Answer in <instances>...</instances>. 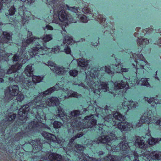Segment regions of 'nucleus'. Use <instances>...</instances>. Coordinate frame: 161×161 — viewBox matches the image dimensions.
<instances>
[{
    "label": "nucleus",
    "instance_id": "f257e3e1",
    "mask_svg": "<svg viewBox=\"0 0 161 161\" xmlns=\"http://www.w3.org/2000/svg\"><path fill=\"white\" fill-rule=\"evenodd\" d=\"M49 8L53 9L54 12L56 9L58 10L56 14H54L53 17L55 15L58 17V19L61 22H66V24L73 23H75V19L70 14L67 13L65 10L66 8L68 10L71 11H75V7L69 6L63 2H60L59 0H42ZM35 1L34 0H18L15 1L13 6L11 7L8 10V13H6L5 15L8 17V15H14L16 12V9L18 11V15L20 17V20L18 19L19 21H21L23 25H26L29 23L31 19L30 16L26 15L25 12L27 8L25 6H30ZM75 12V11H74Z\"/></svg>",
    "mask_w": 161,
    "mask_h": 161
},
{
    "label": "nucleus",
    "instance_id": "f03ea898",
    "mask_svg": "<svg viewBox=\"0 0 161 161\" xmlns=\"http://www.w3.org/2000/svg\"><path fill=\"white\" fill-rule=\"evenodd\" d=\"M40 125L41 123L37 121H32L28 123L27 125L23 126L24 130L15 134L14 140L18 144L15 145L13 152L19 158V161L21 160V158L25 157V153L27 154L32 149L34 153L42 151L43 144L40 140L38 139L33 140L30 133L40 126Z\"/></svg>",
    "mask_w": 161,
    "mask_h": 161
},
{
    "label": "nucleus",
    "instance_id": "7ed1b4c3",
    "mask_svg": "<svg viewBox=\"0 0 161 161\" xmlns=\"http://www.w3.org/2000/svg\"><path fill=\"white\" fill-rule=\"evenodd\" d=\"M78 65L82 67V69L85 71L82 78L78 80L77 85L86 88V85L95 95H98V97L102 94V92L109 91L108 84L107 82L102 81L99 85L96 84L95 82L99 79L100 77L99 71L95 67L91 68V66L88 64V60L81 59L78 62Z\"/></svg>",
    "mask_w": 161,
    "mask_h": 161
},
{
    "label": "nucleus",
    "instance_id": "20e7f679",
    "mask_svg": "<svg viewBox=\"0 0 161 161\" xmlns=\"http://www.w3.org/2000/svg\"><path fill=\"white\" fill-rule=\"evenodd\" d=\"M41 134L51 146L54 148H63L70 157H72L73 158L79 161L87 155L84 153L85 147L74 142L75 139L73 136L69 139L67 143L63 138H57L55 135L47 132L43 131Z\"/></svg>",
    "mask_w": 161,
    "mask_h": 161
},
{
    "label": "nucleus",
    "instance_id": "39448f33",
    "mask_svg": "<svg viewBox=\"0 0 161 161\" xmlns=\"http://www.w3.org/2000/svg\"><path fill=\"white\" fill-rule=\"evenodd\" d=\"M39 105L29 107V111H28L27 116L31 114L35 115L42 119H45L46 114L49 110V107L56 106L57 108L58 115L62 118L64 123L68 124L72 117L66 114L63 110V105L60 104L58 98L57 97H52L50 98H43Z\"/></svg>",
    "mask_w": 161,
    "mask_h": 161
},
{
    "label": "nucleus",
    "instance_id": "423d86ee",
    "mask_svg": "<svg viewBox=\"0 0 161 161\" xmlns=\"http://www.w3.org/2000/svg\"><path fill=\"white\" fill-rule=\"evenodd\" d=\"M55 86L50 87L43 92H39L38 94L34 97L33 99L28 104L23 105L19 110V118L16 123L18 125L20 126L23 125L26 121L27 117V113L29 111V107L35 106L42 100L47 95L51 94L56 90H58Z\"/></svg>",
    "mask_w": 161,
    "mask_h": 161
},
{
    "label": "nucleus",
    "instance_id": "0eeeda50",
    "mask_svg": "<svg viewBox=\"0 0 161 161\" xmlns=\"http://www.w3.org/2000/svg\"><path fill=\"white\" fill-rule=\"evenodd\" d=\"M37 39V37L32 36L27 39L25 41L22 42L20 48V53H21V56L23 58L22 61L23 64H27L30 61L35 59L37 61V60L40 59V49L38 50L35 48L38 45L42 46V45L39 44L37 42L35 47H33L28 51L26 50L27 45H29L31 43L36 42Z\"/></svg>",
    "mask_w": 161,
    "mask_h": 161
},
{
    "label": "nucleus",
    "instance_id": "6e6552de",
    "mask_svg": "<svg viewBox=\"0 0 161 161\" xmlns=\"http://www.w3.org/2000/svg\"><path fill=\"white\" fill-rule=\"evenodd\" d=\"M105 72L108 75L112 76L116 72L119 73V75H121L119 77L120 80H118L114 83V89L116 90L118 89L123 90L124 94L126 93L128 89L130 88L128 83L125 79L124 80L125 76L128 71V69L123 68L122 65L119 63L117 65L111 68L110 65H106L104 67Z\"/></svg>",
    "mask_w": 161,
    "mask_h": 161
},
{
    "label": "nucleus",
    "instance_id": "1a4fd4ad",
    "mask_svg": "<svg viewBox=\"0 0 161 161\" xmlns=\"http://www.w3.org/2000/svg\"><path fill=\"white\" fill-rule=\"evenodd\" d=\"M137 58L134 61V63H131V66L133 65L136 68V70L135 72L137 77L135 79L134 81L137 85L146 86L147 87H150V85L148 82V78H142L140 80V79L142 77L144 72V69L147 70L149 69L147 67V64L148 62L145 59L143 56L142 55L138 56Z\"/></svg>",
    "mask_w": 161,
    "mask_h": 161
},
{
    "label": "nucleus",
    "instance_id": "9d476101",
    "mask_svg": "<svg viewBox=\"0 0 161 161\" xmlns=\"http://www.w3.org/2000/svg\"><path fill=\"white\" fill-rule=\"evenodd\" d=\"M94 115L93 114L92 118H91L90 120L85 123L78 120V118H72L69 123H70V125L79 131H83L86 128L94 127L95 130L98 131L99 133H103L105 131L107 126L105 125L104 122L102 124L98 123L97 124V120L94 118Z\"/></svg>",
    "mask_w": 161,
    "mask_h": 161
},
{
    "label": "nucleus",
    "instance_id": "9b49d317",
    "mask_svg": "<svg viewBox=\"0 0 161 161\" xmlns=\"http://www.w3.org/2000/svg\"><path fill=\"white\" fill-rule=\"evenodd\" d=\"M114 118L118 120L123 121L125 120V117L119 112H115L113 115H107L103 118L105 125L108 128H117L121 131H130V124L128 122H119L115 121Z\"/></svg>",
    "mask_w": 161,
    "mask_h": 161
},
{
    "label": "nucleus",
    "instance_id": "f8f14e48",
    "mask_svg": "<svg viewBox=\"0 0 161 161\" xmlns=\"http://www.w3.org/2000/svg\"><path fill=\"white\" fill-rule=\"evenodd\" d=\"M102 142L103 143H108L112 148L114 149L116 151L120 152L122 153H123V155H125L127 156L126 158H128L131 159L130 156H128L126 154H128L130 152L131 150L130 147L129 146L128 142L126 140V136L124 135L119 136V139L121 140V142L118 144H115L113 141V139L110 137L108 136L103 135L101 136Z\"/></svg>",
    "mask_w": 161,
    "mask_h": 161
},
{
    "label": "nucleus",
    "instance_id": "ddd939ff",
    "mask_svg": "<svg viewBox=\"0 0 161 161\" xmlns=\"http://www.w3.org/2000/svg\"><path fill=\"white\" fill-rule=\"evenodd\" d=\"M32 64H28L25 68L24 73L27 77H32V81L31 79L25 77L24 75L22 82H21L23 87V92L25 94L28 91H31L35 88L36 83L41 81L42 78L40 76L33 75Z\"/></svg>",
    "mask_w": 161,
    "mask_h": 161
},
{
    "label": "nucleus",
    "instance_id": "4468645a",
    "mask_svg": "<svg viewBox=\"0 0 161 161\" xmlns=\"http://www.w3.org/2000/svg\"><path fill=\"white\" fill-rule=\"evenodd\" d=\"M136 144L141 149V152L142 153L140 156L142 157L143 159L147 161H154L153 159L152 154L154 153H157V151H153V147L152 146H149L146 144L144 141L141 140V138H137L136 141Z\"/></svg>",
    "mask_w": 161,
    "mask_h": 161
},
{
    "label": "nucleus",
    "instance_id": "2eb2a0df",
    "mask_svg": "<svg viewBox=\"0 0 161 161\" xmlns=\"http://www.w3.org/2000/svg\"><path fill=\"white\" fill-rule=\"evenodd\" d=\"M21 67V64L17 62L14 64L12 65L8 69L6 74L10 75L13 73L12 76L9 77V80L10 81L16 80L18 82H20V83L22 82L24 75L23 73H22L19 75L17 72Z\"/></svg>",
    "mask_w": 161,
    "mask_h": 161
},
{
    "label": "nucleus",
    "instance_id": "dca6fc26",
    "mask_svg": "<svg viewBox=\"0 0 161 161\" xmlns=\"http://www.w3.org/2000/svg\"><path fill=\"white\" fill-rule=\"evenodd\" d=\"M21 87L22 89L20 91L19 90V88L17 85H14L9 88V92L10 94L12 96H14L16 98L17 101L21 102L24 98V95H26L29 94L30 92L28 91L25 94L23 92V87L21 83L18 82Z\"/></svg>",
    "mask_w": 161,
    "mask_h": 161
},
{
    "label": "nucleus",
    "instance_id": "f3484780",
    "mask_svg": "<svg viewBox=\"0 0 161 161\" xmlns=\"http://www.w3.org/2000/svg\"><path fill=\"white\" fill-rule=\"evenodd\" d=\"M147 117L149 118V119L150 121H151L152 120L155 119L157 120H158V119H157V117L153 116V114L152 113V111L151 110H149L147 112V113H144L143 115L141 116L139 120L140 123H138L136 124L137 126L139 127H141L142 125L144 123L147 124L148 125L153 124V125L154 124V125H156L158 129L161 130V128H160V127L155 123H151V122H150V123H148L146 122H144V121H146V120L147 119ZM158 120H161V118L160 119H159Z\"/></svg>",
    "mask_w": 161,
    "mask_h": 161
},
{
    "label": "nucleus",
    "instance_id": "a211bd4d",
    "mask_svg": "<svg viewBox=\"0 0 161 161\" xmlns=\"http://www.w3.org/2000/svg\"><path fill=\"white\" fill-rule=\"evenodd\" d=\"M149 39H148L147 38L142 39V37L138 38L137 40V44L139 45L137 49L138 53H137V54H133L131 51V62L133 61V59L135 60L137 58V57L138 56L140 55H142L143 56L142 54L140 53L143 48H145L146 46L148 45L150 42H151V41L149 42Z\"/></svg>",
    "mask_w": 161,
    "mask_h": 161
},
{
    "label": "nucleus",
    "instance_id": "6ab92c4d",
    "mask_svg": "<svg viewBox=\"0 0 161 161\" xmlns=\"http://www.w3.org/2000/svg\"><path fill=\"white\" fill-rule=\"evenodd\" d=\"M36 48L40 50V56L43 55L45 54H49L51 53V54H57L60 51V48L58 46H55L53 48H49L47 47L46 45L43 44L42 46L38 45Z\"/></svg>",
    "mask_w": 161,
    "mask_h": 161
},
{
    "label": "nucleus",
    "instance_id": "aec40b11",
    "mask_svg": "<svg viewBox=\"0 0 161 161\" xmlns=\"http://www.w3.org/2000/svg\"><path fill=\"white\" fill-rule=\"evenodd\" d=\"M126 156L123 155L122 156L120 155L114 156L108 154L103 158H95L94 161H124Z\"/></svg>",
    "mask_w": 161,
    "mask_h": 161
},
{
    "label": "nucleus",
    "instance_id": "412c9836",
    "mask_svg": "<svg viewBox=\"0 0 161 161\" xmlns=\"http://www.w3.org/2000/svg\"><path fill=\"white\" fill-rule=\"evenodd\" d=\"M47 158L50 161H72L66 157H62L60 154L51 153L48 156Z\"/></svg>",
    "mask_w": 161,
    "mask_h": 161
},
{
    "label": "nucleus",
    "instance_id": "4be33fe9",
    "mask_svg": "<svg viewBox=\"0 0 161 161\" xmlns=\"http://www.w3.org/2000/svg\"><path fill=\"white\" fill-rule=\"evenodd\" d=\"M65 36H64V43L65 44H67V47L64 49V51L66 54H70L71 53V50L68 45L72 43L73 39L71 36H69L68 35H66L65 34Z\"/></svg>",
    "mask_w": 161,
    "mask_h": 161
},
{
    "label": "nucleus",
    "instance_id": "5701e85b",
    "mask_svg": "<svg viewBox=\"0 0 161 161\" xmlns=\"http://www.w3.org/2000/svg\"><path fill=\"white\" fill-rule=\"evenodd\" d=\"M158 95L160 96L159 98H158L157 95L155 97L150 98L147 100L148 103L155 107L161 106V94Z\"/></svg>",
    "mask_w": 161,
    "mask_h": 161
},
{
    "label": "nucleus",
    "instance_id": "b1692460",
    "mask_svg": "<svg viewBox=\"0 0 161 161\" xmlns=\"http://www.w3.org/2000/svg\"><path fill=\"white\" fill-rule=\"evenodd\" d=\"M3 37H2L0 42V49L2 47L4 43H7L8 41L11 39L12 35H11L10 33L7 31H4L3 32Z\"/></svg>",
    "mask_w": 161,
    "mask_h": 161
},
{
    "label": "nucleus",
    "instance_id": "393cba45",
    "mask_svg": "<svg viewBox=\"0 0 161 161\" xmlns=\"http://www.w3.org/2000/svg\"><path fill=\"white\" fill-rule=\"evenodd\" d=\"M51 69L55 73L58 75H62L64 73V68L63 66L59 67L57 66L56 67H54V68H53Z\"/></svg>",
    "mask_w": 161,
    "mask_h": 161
},
{
    "label": "nucleus",
    "instance_id": "a878e982",
    "mask_svg": "<svg viewBox=\"0 0 161 161\" xmlns=\"http://www.w3.org/2000/svg\"><path fill=\"white\" fill-rule=\"evenodd\" d=\"M102 143V140L101 137V136L98 137L97 139L94 140H90L89 143H88V144H89L88 146H90V147H91L92 148H93L94 146V144H96L98 145L99 144Z\"/></svg>",
    "mask_w": 161,
    "mask_h": 161
},
{
    "label": "nucleus",
    "instance_id": "bb28decb",
    "mask_svg": "<svg viewBox=\"0 0 161 161\" xmlns=\"http://www.w3.org/2000/svg\"><path fill=\"white\" fill-rule=\"evenodd\" d=\"M97 19H99V21L100 23L104 27L105 25H107L106 19L105 16L103 15L99 14L98 16Z\"/></svg>",
    "mask_w": 161,
    "mask_h": 161
},
{
    "label": "nucleus",
    "instance_id": "cd10ccee",
    "mask_svg": "<svg viewBox=\"0 0 161 161\" xmlns=\"http://www.w3.org/2000/svg\"><path fill=\"white\" fill-rule=\"evenodd\" d=\"M70 114L72 117H76V118H78V120H79V119H80V118L77 117L81 115L80 111L79 110H73L71 111Z\"/></svg>",
    "mask_w": 161,
    "mask_h": 161
},
{
    "label": "nucleus",
    "instance_id": "c85d7f7f",
    "mask_svg": "<svg viewBox=\"0 0 161 161\" xmlns=\"http://www.w3.org/2000/svg\"><path fill=\"white\" fill-rule=\"evenodd\" d=\"M68 94H70L69 96V97H75L77 98H79L80 97L81 95L77 93V92L70 90V91H68L67 93Z\"/></svg>",
    "mask_w": 161,
    "mask_h": 161
},
{
    "label": "nucleus",
    "instance_id": "c756f323",
    "mask_svg": "<svg viewBox=\"0 0 161 161\" xmlns=\"http://www.w3.org/2000/svg\"><path fill=\"white\" fill-rule=\"evenodd\" d=\"M153 159L154 160V161L156 160H161V152L158 151L157 152V153H154L152 154Z\"/></svg>",
    "mask_w": 161,
    "mask_h": 161
},
{
    "label": "nucleus",
    "instance_id": "7c9ffc66",
    "mask_svg": "<svg viewBox=\"0 0 161 161\" xmlns=\"http://www.w3.org/2000/svg\"><path fill=\"white\" fill-rule=\"evenodd\" d=\"M158 142V139L151 137L148 139V143L151 146H153Z\"/></svg>",
    "mask_w": 161,
    "mask_h": 161
},
{
    "label": "nucleus",
    "instance_id": "2f4dec72",
    "mask_svg": "<svg viewBox=\"0 0 161 161\" xmlns=\"http://www.w3.org/2000/svg\"><path fill=\"white\" fill-rule=\"evenodd\" d=\"M52 39L53 37L51 34H46L42 38V40L45 43L50 41Z\"/></svg>",
    "mask_w": 161,
    "mask_h": 161
},
{
    "label": "nucleus",
    "instance_id": "473e14b6",
    "mask_svg": "<svg viewBox=\"0 0 161 161\" xmlns=\"http://www.w3.org/2000/svg\"><path fill=\"white\" fill-rule=\"evenodd\" d=\"M53 127L55 129L60 128L63 125V124L58 121H54L53 124Z\"/></svg>",
    "mask_w": 161,
    "mask_h": 161
},
{
    "label": "nucleus",
    "instance_id": "72a5a7b5",
    "mask_svg": "<svg viewBox=\"0 0 161 161\" xmlns=\"http://www.w3.org/2000/svg\"><path fill=\"white\" fill-rule=\"evenodd\" d=\"M78 18L80 21L83 23H86L88 21L87 17L84 15H79L78 16Z\"/></svg>",
    "mask_w": 161,
    "mask_h": 161
},
{
    "label": "nucleus",
    "instance_id": "f704fd0d",
    "mask_svg": "<svg viewBox=\"0 0 161 161\" xmlns=\"http://www.w3.org/2000/svg\"><path fill=\"white\" fill-rule=\"evenodd\" d=\"M78 71L75 69L70 70L69 72V75L74 77L76 76L78 74Z\"/></svg>",
    "mask_w": 161,
    "mask_h": 161
},
{
    "label": "nucleus",
    "instance_id": "c9c22d12",
    "mask_svg": "<svg viewBox=\"0 0 161 161\" xmlns=\"http://www.w3.org/2000/svg\"><path fill=\"white\" fill-rule=\"evenodd\" d=\"M129 102L130 103L127 104L126 105H125V102L122 104V107H123L125 112H127L129 109H130V108L131 107V104L130 103L131 101H130Z\"/></svg>",
    "mask_w": 161,
    "mask_h": 161
},
{
    "label": "nucleus",
    "instance_id": "e433bc0d",
    "mask_svg": "<svg viewBox=\"0 0 161 161\" xmlns=\"http://www.w3.org/2000/svg\"><path fill=\"white\" fill-rule=\"evenodd\" d=\"M16 117V114H13L12 115H10L8 116V121L9 122H11L12 121L14 120Z\"/></svg>",
    "mask_w": 161,
    "mask_h": 161
},
{
    "label": "nucleus",
    "instance_id": "4c0bfd02",
    "mask_svg": "<svg viewBox=\"0 0 161 161\" xmlns=\"http://www.w3.org/2000/svg\"><path fill=\"white\" fill-rule=\"evenodd\" d=\"M83 135V133L82 132H81L75 134L73 137L75 139H76L79 138L82 136Z\"/></svg>",
    "mask_w": 161,
    "mask_h": 161
},
{
    "label": "nucleus",
    "instance_id": "58836bf2",
    "mask_svg": "<svg viewBox=\"0 0 161 161\" xmlns=\"http://www.w3.org/2000/svg\"><path fill=\"white\" fill-rule=\"evenodd\" d=\"M48 64V66L53 67V68H54V67H56L58 65L54 62L51 61H49Z\"/></svg>",
    "mask_w": 161,
    "mask_h": 161
},
{
    "label": "nucleus",
    "instance_id": "ea45409f",
    "mask_svg": "<svg viewBox=\"0 0 161 161\" xmlns=\"http://www.w3.org/2000/svg\"><path fill=\"white\" fill-rule=\"evenodd\" d=\"M97 42H92V45L95 47H96L98 46V44L99 43V37H97Z\"/></svg>",
    "mask_w": 161,
    "mask_h": 161
},
{
    "label": "nucleus",
    "instance_id": "a19ab883",
    "mask_svg": "<svg viewBox=\"0 0 161 161\" xmlns=\"http://www.w3.org/2000/svg\"><path fill=\"white\" fill-rule=\"evenodd\" d=\"M12 58L14 62L18 61L19 59V56L16 54H14L13 57Z\"/></svg>",
    "mask_w": 161,
    "mask_h": 161
},
{
    "label": "nucleus",
    "instance_id": "79ce46f5",
    "mask_svg": "<svg viewBox=\"0 0 161 161\" xmlns=\"http://www.w3.org/2000/svg\"><path fill=\"white\" fill-rule=\"evenodd\" d=\"M92 116H93V114H91L89 116H86L84 117V119H83V121H84V120H85L88 121L90 120L91 118H92Z\"/></svg>",
    "mask_w": 161,
    "mask_h": 161
},
{
    "label": "nucleus",
    "instance_id": "37998d69",
    "mask_svg": "<svg viewBox=\"0 0 161 161\" xmlns=\"http://www.w3.org/2000/svg\"><path fill=\"white\" fill-rule=\"evenodd\" d=\"M137 104L138 103H135L133 101H131V109L133 108L135 109V108H136L137 106Z\"/></svg>",
    "mask_w": 161,
    "mask_h": 161
},
{
    "label": "nucleus",
    "instance_id": "c03bdc74",
    "mask_svg": "<svg viewBox=\"0 0 161 161\" xmlns=\"http://www.w3.org/2000/svg\"><path fill=\"white\" fill-rule=\"evenodd\" d=\"M97 98V97H94L93 99L90 98V100L89 102L91 104L94 103H96V101Z\"/></svg>",
    "mask_w": 161,
    "mask_h": 161
},
{
    "label": "nucleus",
    "instance_id": "a18cd8bd",
    "mask_svg": "<svg viewBox=\"0 0 161 161\" xmlns=\"http://www.w3.org/2000/svg\"><path fill=\"white\" fill-rule=\"evenodd\" d=\"M91 158L88 155H87L86 156H85L83 158H82L80 160V161H88V158Z\"/></svg>",
    "mask_w": 161,
    "mask_h": 161
},
{
    "label": "nucleus",
    "instance_id": "49530a36",
    "mask_svg": "<svg viewBox=\"0 0 161 161\" xmlns=\"http://www.w3.org/2000/svg\"><path fill=\"white\" fill-rule=\"evenodd\" d=\"M91 158L88 155H87L86 156H85L83 158H82L80 160V161H88V158Z\"/></svg>",
    "mask_w": 161,
    "mask_h": 161
},
{
    "label": "nucleus",
    "instance_id": "de8ad7c7",
    "mask_svg": "<svg viewBox=\"0 0 161 161\" xmlns=\"http://www.w3.org/2000/svg\"><path fill=\"white\" fill-rule=\"evenodd\" d=\"M109 135L113 137H115L116 138V133L114 131H112L110 132L109 134Z\"/></svg>",
    "mask_w": 161,
    "mask_h": 161
},
{
    "label": "nucleus",
    "instance_id": "09e8293b",
    "mask_svg": "<svg viewBox=\"0 0 161 161\" xmlns=\"http://www.w3.org/2000/svg\"><path fill=\"white\" fill-rule=\"evenodd\" d=\"M48 30L52 31L53 29V27L51 25H47L45 27Z\"/></svg>",
    "mask_w": 161,
    "mask_h": 161
},
{
    "label": "nucleus",
    "instance_id": "8fccbe9b",
    "mask_svg": "<svg viewBox=\"0 0 161 161\" xmlns=\"http://www.w3.org/2000/svg\"><path fill=\"white\" fill-rule=\"evenodd\" d=\"M156 43H154L156 44L158 46L161 47V38L159 39L157 42H155Z\"/></svg>",
    "mask_w": 161,
    "mask_h": 161
},
{
    "label": "nucleus",
    "instance_id": "3c124183",
    "mask_svg": "<svg viewBox=\"0 0 161 161\" xmlns=\"http://www.w3.org/2000/svg\"><path fill=\"white\" fill-rule=\"evenodd\" d=\"M97 154L98 156H100L103 155L104 154V153L103 151H100L98 152H97Z\"/></svg>",
    "mask_w": 161,
    "mask_h": 161
},
{
    "label": "nucleus",
    "instance_id": "603ef678",
    "mask_svg": "<svg viewBox=\"0 0 161 161\" xmlns=\"http://www.w3.org/2000/svg\"><path fill=\"white\" fill-rule=\"evenodd\" d=\"M114 91H115L114 90H113L112 91H109V92L111 94H112V95L114 96H115L116 94L114 92Z\"/></svg>",
    "mask_w": 161,
    "mask_h": 161
},
{
    "label": "nucleus",
    "instance_id": "864d4df0",
    "mask_svg": "<svg viewBox=\"0 0 161 161\" xmlns=\"http://www.w3.org/2000/svg\"><path fill=\"white\" fill-rule=\"evenodd\" d=\"M68 131L69 133H73L74 132V130L73 129H69L68 130Z\"/></svg>",
    "mask_w": 161,
    "mask_h": 161
},
{
    "label": "nucleus",
    "instance_id": "5fc2aeb1",
    "mask_svg": "<svg viewBox=\"0 0 161 161\" xmlns=\"http://www.w3.org/2000/svg\"><path fill=\"white\" fill-rule=\"evenodd\" d=\"M157 72L158 71L157 70L156 71L155 73L154 74V76H153V77H154L156 79H157L158 80V79L157 76Z\"/></svg>",
    "mask_w": 161,
    "mask_h": 161
},
{
    "label": "nucleus",
    "instance_id": "6e6d98bb",
    "mask_svg": "<svg viewBox=\"0 0 161 161\" xmlns=\"http://www.w3.org/2000/svg\"><path fill=\"white\" fill-rule=\"evenodd\" d=\"M32 35V32L31 31H28V35H29V36H28V37H30V36H31Z\"/></svg>",
    "mask_w": 161,
    "mask_h": 161
},
{
    "label": "nucleus",
    "instance_id": "4d7b16f0",
    "mask_svg": "<svg viewBox=\"0 0 161 161\" xmlns=\"http://www.w3.org/2000/svg\"><path fill=\"white\" fill-rule=\"evenodd\" d=\"M4 81V80L3 78H0V83H3Z\"/></svg>",
    "mask_w": 161,
    "mask_h": 161
},
{
    "label": "nucleus",
    "instance_id": "13d9d810",
    "mask_svg": "<svg viewBox=\"0 0 161 161\" xmlns=\"http://www.w3.org/2000/svg\"><path fill=\"white\" fill-rule=\"evenodd\" d=\"M88 108H84L83 109V111L86 113V112L87 110V109Z\"/></svg>",
    "mask_w": 161,
    "mask_h": 161
},
{
    "label": "nucleus",
    "instance_id": "bf43d9fd",
    "mask_svg": "<svg viewBox=\"0 0 161 161\" xmlns=\"http://www.w3.org/2000/svg\"><path fill=\"white\" fill-rule=\"evenodd\" d=\"M15 19H16H16H15L14 18H13L12 19V21L10 20H9V21L11 22H12V21H15Z\"/></svg>",
    "mask_w": 161,
    "mask_h": 161
},
{
    "label": "nucleus",
    "instance_id": "052dcab7",
    "mask_svg": "<svg viewBox=\"0 0 161 161\" xmlns=\"http://www.w3.org/2000/svg\"><path fill=\"white\" fill-rule=\"evenodd\" d=\"M89 12H90V10H87L86 11V13H89Z\"/></svg>",
    "mask_w": 161,
    "mask_h": 161
},
{
    "label": "nucleus",
    "instance_id": "680f3d73",
    "mask_svg": "<svg viewBox=\"0 0 161 161\" xmlns=\"http://www.w3.org/2000/svg\"><path fill=\"white\" fill-rule=\"evenodd\" d=\"M50 153L48 152H47L46 153V154L47 155L48 154H49Z\"/></svg>",
    "mask_w": 161,
    "mask_h": 161
},
{
    "label": "nucleus",
    "instance_id": "e2e57ef3",
    "mask_svg": "<svg viewBox=\"0 0 161 161\" xmlns=\"http://www.w3.org/2000/svg\"><path fill=\"white\" fill-rule=\"evenodd\" d=\"M53 22H55L54 21V20H53ZM55 23H58V22H57V21H56V22H55Z\"/></svg>",
    "mask_w": 161,
    "mask_h": 161
},
{
    "label": "nucleus",
    "instance_id": "0e129e2a",
    "mask_svg": "<svg viewBox=\"0 0 161 161\" xmlns=\"http://www.w3.org/2000/svg\"><path fill=\"white\" fill-rule=\"evenodd\" d=\"M131 129H132V128H133V127H132V125H131Z\"/></svg>",
    "mask_w": 161,
    "mask_h": 161
},
{
    "label": "nucleus",
    "instance_id": "69168bd1",
    "mask_svg": "<svg viewBox=\"0 0 161 161\" xmlns=\"http://www.w3.org/2000/svg\"><path fill=\"white\" fill-rule=\"evenodd\" d=\"M63 30L64 31V29H63ZM64 31H65V29H64Z\"/></svg>",
    "mask_w": 161,
    "mask_h": 161
}]
</instances>
